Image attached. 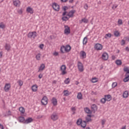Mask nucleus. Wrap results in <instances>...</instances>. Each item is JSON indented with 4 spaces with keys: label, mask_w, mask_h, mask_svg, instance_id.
I'll return each mask as SVG.
<instances>
[{
    "label": "nucleus",
    "mask_w": 129,
    "mask_h": 129,
    "mask_svg": "<svg viewBox=\"0 0 129 129\" xmlns=\"http://www.w3.org/2000/svg\"><path fill=\"white\" fill-rule=\"evenodd\" d=\"M39 48H40V49H43V48H44V44H40V45H39Z\"/></svg>",
    "instance_id": "6e6d98bb"
},
{
    "label": "nucleus",
    "mask_w": 129,
    "mask_h": 129,
    "mask_svg": "<svg viewBox=\"0 0 129 129\" xmlns=\"http://www.w3.org/2000/svg\"><path fill=\"white\" fill-rule=\"evenodd\" d=\"M75 13V10H72L69 13L68 16L69 17V18H72L73 17V15H74V13Z\"/></svg>",
    "instance_id": "a211bd4d"
},
{
    "label": "nucleus",
    "mask_w": 129,
    "mask_h": 129,
    "mask_svg": "<svg viewBox=\"0 0 129 129\" xmlns=\"http://www.w3.org/2000/svg\"><path fill=\"white\" fill-rule=\"evenodd\" d=\"M91 118H89L88 117H86V122H89V121H91Z\"/></svg>",
    "instance_id": "09e8293b"
},
{
    "label": "nucleus",
    "mask_w": 129,
    "mask_h": 129,
    "mask_svg": "<svg viewBox=\"0 0 129 129\" xmlns=\"http://www.w3.org/2000/svg\"><path fill=\"white\" fill-rule=\"evenodd\" d=\"M81 57H83V59L86 58V52L84 51H82L80 52Z\"/></svg>",
    "instance_id": "f3484780"
},
{
    "label": "nucleus",
    "mask_w": 129,
    "mask_h": 129,
    "mask_svg": "<svg viewBox=\"0 0 129 129\" xmlns=\"http://www.w3.org/2000/svg\"><path fill=\"white\" fill-rule=\"evenodd\" d=\"M102 59L105 61L108 60V53L107 52H104L102 55Z\"/></svg>",
    "instance_id": "6e6552de"
},
{
    "label": "nucleus",
    "mask_w": 129,
    "mask_h": 129,
    "mask_svg": "<svg viewBox=\"0 0 129 129\" xmlns=\"http://www.w3.org/2000/svg\"><path fill=\"white\" fill-rule=\"evenodd\" d=\"M97 81H98V79L97 78H93L92 79V83H96Z\"/></svg>",
    "instance_id": "473e14b6"
},
{
    "label": "nucleus",
    "mask_w": 129,
    "mask_h": 129,
    "mask_svg": "<svg viewBox=\"0 0 129 129\" xmlns=\"http://www.w3.org/2000/svg\"><path fill=\"white\" fill-rule=\"evenodd\" d=\"M87 117H89L90 118H91V115H87Z\"/></svg>",
    "instance_id": "774afa93"
},
{
    "label": "nucleus",
    "mask_w": 129,
    "mask_h": 129,
    "mask_svg": "<svg viewBox=\"0 0 129 129\" xmlns=\"http://www.w3.org/2000/svg\"><path fill=\"white\" fill-rule=\"evenodd\" d=\"M125 44V41L124 40H121V45H122V46H123V45H124Z\"/></svg>",
    "instance_id": "5fc2aeb1"
},
{
    "label": "nucleus",
    "mask_w": 129,
    "mask_h": 129,
    "mask_svg": "<svg viewBox=\"0 0 129 129\" xmlns=\"http://www.w3.org/2000/svg\"><path fill=\"white\" fill-rule=\"evenodd\" d=\"M100 102L101 103H102L103 104H104V103H105V102H106V100L105 99V98H102L100 100Z\"/></svg>",
    "instance_id": "58836bf2"
},
{
    "label": "nucleus",
    "mask_w": 129,
    "mask_h": 129,
    "mask_svg": "<svg viewBox=\"0 0 129 129\" xmlns=\"http://www.w3.org/2000/svg\"><path fill=\"white\" fill-rule=\"evenodd\" d=\"M81 126L82 127H83V128H85L86 127V121H82Z\"/></svg>",
    "instance_id": "c85d7f7f"
},
{
    "label": "nucleus",
    "mask_w": 129,
    "mask_h": 129,
    "mask_svg": "<svg viewBox=\"0 0 129 129\" xmlns=\"http://www.w3.org/2000/svg\"><path fill=\"white\" fill-rule=\"evenodd\" d=\"M45 69V64L42 63L41 64L40 67H39V71H43V70H44Z\"/></svg>",
    "instance_id": "412c9836"
},
{
    "label": "nucleus",
    "mask_w": 129,
    "mask_h": 129,
    "mask_svg": "<svg viewBox=\"0 0 129 129\" xmlns=\"http://www.w3.org/2000/svg\"><path fill=\"white\" fill-rule=\"evenodd\" d=\"M104 98L106 101H110L112 99L111 95H104Z\"/></svg>",
    "instance_id": "f8f14e48"
},
{
    "label": "nucleus",
    "mask_w": 129,
    "mask_h": 129,
    "mask_svg": "<svg viewBox=\"0 0 129 129\" xmlns=\"http://www.w3.org/2000/svg\"><path fill=\"white\" fill-rule=\"evenodd\" d=\"M82 119H79L77 121V124H78V125H81V123H82Z\"/></svg>",
    "instance_id": "e433bc0d"
},
{
    "label": "nucleus",
    "mask_w": 129,
    "mask_h": 129,
    "mask_svg": "<svg viewBox=\"0 0 129 129\" xmlns=\"http://www.w3.org/2000/svg\"><path fill=\"white\" fill-rule=\"evenodd\" d=\"M13 4L15 7H19L21 2L19 0H13Z\"/></svg>",
    "instance_id": "4468645a"
},
{
    "label": "nucleus",
    "mask_w": 129,
    "mask_h": 129,
    "mask_svg": "<svg viewBox=\"0 0 129 129\" xmlns=\"http://www.w3.org/2000/svg\"><path fill=\"white\" fill-rule=\"evenodd\" d=\"M18 13H19L20 15H22V14H23V10H22V9L18 10Z\"/></svg>",
    "instance_id": "603ef678"
},
{
    "label": "nucleus",
    "mask_w": 129,
    "mask_h": 129,
    "mask_svg": "<svg viewBox=\"0 0 129 129\" xmlns=\"http://www.w3.org/2000/svg\"><path fill=\"white\" fill-rule=\"evenodd\" d=\"M118 25H122V20L121 19H119L118 21Z\"/></svg>",
    "instance_id": "8fccbe9b"
},
{
    "label": "nucleus",
    "mask_w": 129,
    "mask_h": 129,
    "mask_svg": "<svg viewBox=\"0 0 129 129\" xmlns=\"http://www.w3.org/2000/svg\"><path fill=\"white\" fill-rule=\"evenodd\" d=\"M38 77L40 79H41V78H43V75H42L41 74H39Z\"/></svg>",
    "instance_id": "13d9d810"
},
{
    "label": "nucleus",
    "mask_w": 129,
    "mask_h": 129,
    "mask_svg": "<svg viewBox=\"0 0 129 129\" xmlns=\"http://www.w3.org/2000/svg\"><path fill=\"white\" fill-rule=\"evenodd\" d=\"M61 20H62V21H64L65 22H66V21H68V20H69V18L67 16H65L62 17Z\"/></svg>",
    "instance_id": "37998d69"
},
{
    "label": "nucleus",
    "mask_w": 129,
    "mask_h": 129,
    "mask_svg": "<svg viewBox=\"0 0 129 129\" xmlns=\"http://www.w3.org/2000/svg\"><path fill=\"white\" fill-rule=\"evenodd\" d=\"M0 128H1V129L4 128V126L3 125H2L1 124H0Z\"/></svg>",
    "instance_id": "0e129e2a"
},
{
    "label": "nucleus",
    "mask_w": 129,
    "mask_h": 129,
    "mask_svg": "<svg viewBox=\"0 0 129 129\" xmlns=\"http://www.w3.org/2000/svg\"><path fill=\"white\" fill-rule=\"evenodd\" d=\"M41 103L42 105H47L48 104V98L47 96H44L42 99H41Z\"/></svg>",
    "instance_id": "39448f33"
},
{
    "label": "nucleus",
    "mask_w": 129,
    "mask_h": 129,
    "mask_svg": "<svg viewBox=\"0 0 129 129\" xmlns=\"http://www.w3.org/2000/svg\"><path fill=\"white\" fill-rule=\"evenodd\" d=\"M124 72H126L125 75H129V69L128 68L126 67L124 68Z\"/></svg>",
    "instance_id": "c756f323"
},
{
    "label": "nucleus",
    "mask_w": 129,
    "mask_h": 129,
    "mask_svg": "<svg viewBox=\"0 0 129 129\" xmlns=\"http://www.w3.org/2000/svg\"><path fill=\"white\" fill-rule=\"evenodd\" d=\"M77 98L78 99H82V94H81V93H78L77 95Z\"/></svg>",
    "instance_id": "f704fd0d"
},
{
    "label": "nucleus",
    "mask_w": 129,
    "mask_h": 129,
    "mask_svg": "<svg viewBox=\"0 0 129 129\" xmlns=\"http://www.w3.org/2000/svg\"><path fill=\"white\" fill-rule=\"evenodd\" d=\"M41 55L40 53H38L36 55V60H38V61L41 60Z\"/></svg>",
    "instance_id": "7c9ffc66"
},
{
    "label": "nucleus",
    "mask_w": 129,
    "mask_h": 129,
    "mask_svg": "<svg viewBox=\"0 0 129 129\" xmlns=\"http://www.w3.org/2000/svg\"><path fill=\"white\" fill-rule=\"evenodd\" d=\"M68 9V7H67V6H64L62 8V10H63L64 12H66L67 10Z\"/></svg>",
    "instance_id": "864d4df0"
},
{
    "label": "nucleus",
    "mask_w": 129,
    "mask_h": 129,
    "mask_svg": "<svg viewBox=\"0 0 129 129\" xmlns=\"http://www.w3.org/2000/svg\"><path fill=\"white\" fill-rule=\"evenodd\" d=\"M78 68L80 72H83V71H84V68L83 67V64L80 61H79L78 63Z\"/></svg>",
    "instance_id": "20e7f679"
},
{
    "label": "nucleus",
    "mask_w": 129,
    "mask_h": 129,
    "mask_svg": "<svg viewBox=\"0 0 129 129\" xmlns=\"http://www.w3.org/2000/svg\"><path fill=\"white\" fill-rule=\"evenodd\" d=\"M116 86H117V83L114 82L112 83V88H115V87H116Z\"/></svg>",
    "instance_id": "c03bdc74"
},
{
    "label": "nucleus",
    "mask_w": 129,
    "mask_h": 129,
    "mask_svg": "<svg viewBox=\"0 0 129 129\" xmlns=\"http://www.w3.org/2000/svg\"><path fill=\"white\" fill-rule=\"evenodd\" d=\"M58 52H54L53 53V55H54V56H58Z\"/></svg>",
    "instance_id": "bf43d9fd"
},
{
    "label": "nucleus",
    "mask_w": 129,
    "mask_h": 129,
    "mask_svg": "<svg viewBox=\"0 0 129 129\" xmlns=\"http://www.w3.org/2000/svg\"><path fill=\"white\" fill-rule=\"evenodd\" d=\"M3 57V53L0 51V58H2Z\"/></svg>",
    "instance_id": "69168bd1"
},
{
    "label": "nucleus",
    "mask_w": 129,
    "mask_h": 129,
    "mask_svg": "<svg viewBox=\"0 0 129 129\" xmlns=\"http://www.w3.org/2000/svg\"><path fill=\"white\" fill-rule=\"evenodd\" d=\"M123 97L124 98H127V97H128V92L127 91H125L123 93Z\"/></svg>",
    "instance_id": "6ab92c4d"
},
{
    "label": "nucleus",
    "mask_w": 129,
    "mask_h": 129,
    "mask_svg": "<svg viewBox=\"0 0 129 129\" xmlns=\"http://www.w3.org/2000/svg\"><path fill=\"white\" fill-rule=\"evenodd\" d=\"M65 46H62L60 48V51H61V53H64V51H65Z\"/></svg>",
    "instance_id": "4c0bfd02"
},
{
    "label": "nucleus",
    "mask_w": 129,
    "mask_h": 129,
    "mask_svg": "<svg viewBox=\"0 0 129 129\" xmlns=\"http://www.w3.org/2000/svg\"><path fill=\"white\" fill-rule=\"evenodd\" d=\"M10 88H11V84H6L4 87V90L6 91V92H8L10 90Z\"/></svg>",
    "instance_id": "9d476101"
},
{
    "label": "nucleus",
    "mask_w": 129,
    "mask_h": 129,
    "mask_svg": "<svg viewBox=\"0 0 129 129\" xmlns=\"http://www.w3.org/2000/svg\"><path fill=\"white\" fill-rule=\"evenodd\" d=\"M115 63L117 65L119 66V65H121L122 62H121V60L117 59L116 60Z\"/></svg>",
    "instance_id": "a19ab883"
},
{
    "label": "nucleus",
    "mask_w": 129,
    "mask_h": 129,
    "mask_svg": "<svg viewBox=\"0 0 129 129\" xmlns=\"http://www.w3.org/2000/svg\"><path fill=\"white\" fill-rule=\"evenodd\" d=\"M80 24H82V23H84L85 24H87L88 23V20L86 18H83L81 20V22H80Z\"/></svg>",
    "instance_id": "bb28decb"
},
{
    "label": "nucleus",
    "mask_w": 129,
    "mask_h": 129,
    "mask_svg": "<svg viewBox=\"0 0 129 129\" xmlns=\"http://www.w3.org/2000/svg\"><path fill=\"white\" fill-rule=\"evenodd\" d=\"M114 35L115 37H118L119 36V32L117 31L114 32Z\"/></svg>",
    "instance_id": "a18cd8bd"
},
{
    "label": "nucleus",
    "mask_w": 129,
    "mask_h": 129,
    "mask_svg": "<svg viewBox=\"0 0 129 129\" xmlns=\"http://www.w3.org/2000/svg\"><path fill=\"white\" fill-rule=\"evenodd\" d=\"M51 102L53 105H56L57 104V99L55 98L54 97L52 98Z\"/></svg>",
    "instance_id": "5701e85b"
},
{
    "label": "nucleus",
    "mask_w": 129,
    "mask_h": 129,
    "mask_svg": "<svg viewBox=\"0 0 129 129\" xmlns=\"http://www.w3.org/2000/svg\"><path fill=\"white\" fill-rule=\"evenodd\" d=\"M17 83L18 84H19V85L20 86H23V81L21 80H19L18 81H17Z\"/></svg>",
    "instance_id": "72a5a7b5"
},
{
    "label": "nucleus",
    "mask_w": 129,
    "mask_h": 129,
    "mask_svg": "<svg viewBox=\"0 0 129 129\" xmlns=\"http://www.w3.org/2000/svg\"><path fill=\"white\" fill-rule=\"evenodd\" d=\"M67 1H68V0H61V2H62V3H66V2H67Z\"/></svg>",
    "instance_id": "338daca9"
},
{
    "label": "nucleus",
    "mask_w": 129,
    "mask_h": 129,
    "mask_svg": "<svg viewBox=\"0 0 129 129\" xmlns=\"http://www.w3.org/2000/svg\"><path fill=\"white\" fill-rule=\"evenodd\" d=\"M32 121H33V118L29 117L24 121V123L27 124L28 123L32 122Z\"/></svg>",
    "instance_id": "ddd939ff"
},
{
    "label": "nucleus",
    "mask_w": 129,
    "mask_h": 129,
    "mask_svg": "<svg viewBox=\"0 0 129 129\" xmlns=\"http://www.w3.org/2000/svg\"><path fill=\"white\" fill-rule=\"evenodd\" d=\"M105 122H106V120L105 119H103L101 120V124L102 126V127H104V124H105Z\"/></svg>",
    "instance_id": "ea45409f"
},
{
    "label": "nucleus",
    "mask_w": 129,
    "mask_h": 129,
    "mask_svg": "<svg viewBox=\"0 0 129 129\" xmlns=\"http://www.w3.org/2000/svg\"><path fill=\"white\" fill-rule=\"evenodd\" d=\"M52 8L56 12H58L59 10H60V6L56 3H53L52 4Z\"/></svg>",
    "instance_id": "0eeeda50"
},
{
    "label": "nucleus",
    "mask_w": 129,
    "mask_h": 129,
    "mask_svg": "<svg viewBox=\"0 0 129 129\" xmlns=\"http://www.w3.org/2000/svg\"><path fill=\"white\" fill-rule=\"evenodd\" d=\"M116 8H117V5H114L112 7V9H114V10L116 9Z\"/></svg>",
    "instance_id": "052dcab7"
},
{
    "label": "nucleus",
    "mask_w": 129,
    "mask_h": 129,
    "mask_svg": "<svg viewBox=\"0 0 129 129\" xmlns=\"http://www.w3.org/2000/svg\"><path fill=\"white\" fill-rule=\"evenodd\" d=\"M84 110L86 113H92V111L90 110L88 107L85 108Z\"/></svg>",
    "instance_id": "393cba45"
},
{
    "label": "nucleus",
    "mask_w": 129,
    "mask_h": 129,
    "mask_svg": "<svg viewBox=\"0 0 129 129\" xmlns=\"http://www.w3.org/2000/svg\"><path fill=\"white\" fill-rule=\"evenodd\" d=\"M129 81V75H125V78L123 79L124 82H127Z\"/></svg>",
    "instance_id": "a878e982"
},
{
    "label": "nucleus",
    "mask_w": 129,
    "mask_h": 129,
    "mask_svg": "<svg viewBox=\"0 0 129 129\" xmlns=\"http://www.w3.org/2000/svg\"><path fill=\"white\" fill-rule=\"evenodd\" d=\"M60 70L61 71L60 75H65V74H67V72H66V66L62 65L60 67Z\"/></svg>",
    "instance_id": "f03ea898"
},
{
    "label": "nucleus",
    "mask_w": 129,
    "mask_h": 129,
    "mask_svg": "<svg viewBox=\"0 0 129 129\" xmlns=\"http://www.w3.org/2000/svg\"><path fill=\"white\" fill-rule=\"evenodd\" d=\"M32 90L34 92H36V91H37V90H38V85H33L32 86Z\"/></svg>",
    "instance_id": "dca6fc26"
},
{
    "label": "nucleus",
    "mask_w": 129,
    "mask_h": 129,
    "mask_svg": "<svg viewBox=\"0 0 129 129\" xmlns=\"http://www.w3.org/2000/svg\"><path fill=\"white\" fill-rule=\"evenodd\" d=\"M64 83L66 84H69V83H70V79L68 78L67 79H66V80L64 81Z\"/></svg>",
    "instance_id": "79ce46f5"
},
{
    "label": "nucleus",
    "mask_w": 129,
    "mask_h": 129,
    "mask_svg": "<svg viewBox=\"0 0 129 129\" xmlns=\"http://www.w3.org/2000/svg\"><path fill=\"white\" fill-rule=\"evenodd\" d=\"M88 38L87 36H86L84 38L83 40V45H86L87 44V41H88Z\"/></svg>",
    "instance_id": "cd10ccee"
},
{
    "label": "nucleus",
    "mask_w": 129,
    "mask_h": 129,
    "mask_svg": "<svg viewBox=\"0 0 129 129\" xmlns=\"http://www.w3.org/2000/svg\"><path fill=\"white\" fill-rule=\"evenodd\" d=\"M66 14H67V12L64 11V12H63L62 14V16H66Z\"/></svg>",
    "instance_id": "680f3d73"
},
{
    "label": "nucleus",
    "mask_w": 129,
    "mask_h": 129,
    "mask_svg": "<svg viewBox=\"0 0 129 129\" xmlns=\"http://www.w3.org/2000/svg\"><path fill=\"white\" fill-rule=\"evenodd\" d=\"M26 12H27V13H29V14H34V10L30 7L27 8Z\"/></svg>",
    "instance_id": "2eb2a0df"
},
{
    "label": "nucleus",
    "mask_w": 129,
    "mask_h": 129,
    "mask_svg": "<svg viewBox=\"0 0 129 129\" xmlns=\"http://www.w3.org/2000/svg\"><path fill=\"white\" fill-rule=\"evenodd\" d=\"M5 27H6V26L5 25V24H4V23H1L0 24V28L1 29H5Z\"/></svg>",
    "instance_id": "49530a36"
},
{
    "label": "nucleus",
    "mask_w": 129,
    "mask_h": 129,
    "mask_svg": "<svg viewBox=\"0 0 129 129\" xmlns=\"http://www.w3.org/2000/svg\"><path fill=\"white\" fill-rule=\"evenodd\" d=\"M19 111L21 113H23V114L25 113V108H24V107H20L19 108Z\"/></svg>",
    "instance_id": "2f4dec72"
},
{
    "label": "nucleus",
    "mask_w": 129,
    "mask_h": 129,
    "mask_svg": "<svg viewBox=\"0 0 129 129\" xmlns=\"http://www.w3.org/2000/svg\"><path fill=\"white\" fill-rule=\"evenodd\" d=\"M71 109H72V111H73V112H75V110H76V108H75V107H72Z\"/></svg>",
    "instance_id": "4d7b16f0"
},
{
    "label": "nucleus",
    "mask_w": 129,
    "mask_h": 129,
    "mask_svg": "<svg viewBox=\"0 0 129 129\" xmlns=\"http://www.w3.org/2000/svg\"><path fill=\"white\" fill-rule=\"evenodd\" d=\"M64 34L65 35H69L70 34V27L68 25H64Z\"/></svg>",
    "instance_id": "423d86ee"
},
{
    "label": "nucleus",
    "mask_w": 129,
    "mask_h": 129,
    "mask_svg": "<svg viewBox=\"0 0 129 129\" xmlns=\"http://www.w3.org/2000/svg\"><path fill=\"white\" fill-rule=\"evenodd\" d=\"M92 112L95 113V111L97 110V106L96 104H93L91 106Z\"/></svg>",
    "instance_id": "9b49d317"
},
{
    "label": "nucleus",
    "mask_w": 129,
    "mask_h": 129,
    "mask_svg": "<svg viewBox=\"0 0 129 129\" xmlns=\"http://www.w3.org/2000/svg\"><path fill=\"white\" fill-rule=\"evenodd\" d=\"M25 117H23V116H19V122H23L24 123V122H25Z\"/></svg>",
    "instance_id": "aec40b11"
},
{
    "label": "nucleus",
    "mask_w": 129,
    "mask_h": 129,
    "mask_svg": "<svg viewBox=\"0 0 129 129\" xmlns=\"http://www.w3.org/2000/svg\"><path fill=\"white\" fill-rule=\"evenodd\" d=\"M50 117H51V119H52L53 121H56V120H57V119L59 118V117H58V115L57 114V113L55 112L51 114Z\"/></svg>",
    "instance_id": "7ed1b4c3"
},
{
    "label": "nucleus",
    "mask_w": 129,
    "mask_h": 129,
    "mask_svg": "<svg viewBox=\"0 0 129 129\" xmlns=\"http://www.w3.org/2000/svg\"><path fill=\"white\" fill-rule=\"evenodd\" d=\"M85 10H88V5H87V4H86L84 6Z\"/></svg>",
    "instance_id": "3c124183"
},
{
    "label": "nucleus",
    "mask_w": 129,
    "mask_h": 129,
    "mask_svg": "<svg viewBox=\"0 0 129 129\" xmlns=\"http://www.w3.org/2000/svg\"><path fill=\"white\" fill-rule=\"evenodd\" d=\"M95 49L96 50H102V45L99 44V43H97L95 45Z\"/></svg>",
    "instance_id": "1a4fd4ad"
},
{
    "label": "nucleus",
    "mask_w": 129,
    "mask_h": 129,
    "mask_svg": "<svg viewBox=\"0 0 129 129\" xmlns=\"http://www.w3.org/2000/svg\"><path fill=\"white\" fill-rule=\"evenodd\" d=\"M107 37H108L109 38H110V37H111V34L110 33L106 34L105 36V39H107Z\"/></svg>",
    "instance_id": "de8ad7c7"
},
{
    "label": "nucleus",
    "mask_w": 129,
    "mask_h": 129,
    "mask_svg": "<svg viewBox=\"0 0 129 129\" xmlns=\"http://www.w3.org/2000/svg\"><path fill=\"white\" fill-rule=\"evenodd\" d=\"M125 50L127 51V52H129V48H128V47H126Z\"/></svg>",
    "instance_id": "e2e57ef3"
},
{
    "label": "nucleus",
    "mask_w": 129,
    "mask_h": 129,
    "mask_svg": "<svg viewBox=\"0 0 129 129\" xmlns=\"http://www.w3.org/2000/svg\"><path fill=\"white\" fill-rule=\"evenodd\" d=\"M63 93H64V95L65 96H68V95H70V93L68 91V90H64L63 91Z\"/></svg>",
    "instance_id": "c9c22d12"
},
{
    "label": "nucleus",
    "mask_w": 129,
    "mask_h": 129,
    "mask_svg": "<svg viewBox=\"0 0 129 129\" xmlns=\"http://www.w3.org/2000/svg\"><path fill=\"white\" fill-rule=\"evenodd\" d=\"M5 49L8 51H10L11 49V44L6 43L5 45Z\"/></svg>",
    "instance_id": "b1692460"
},
{
    "label": "nucleus",
    "mask_w": 129,
    "mask_h": 129,
    "mask_svg": "<svg viewBox=\"0 0 129 129\" xmlns=\"http://www.w3.org/2000/svg\"><path fill=\"white\" fill-rule=\"evenodd\" d=\"M71 50V46L69 45H67L65 46V52H69Z\"/></svg>",
    "instance_id": "4be33fe9"
},
{
    "label": "nucleus",
    "mask_w": 129,
    "mask_h": 129,
    "mask_svg": "<svg viewBox=\"0 0 129 129\" xmlns=\"http://www.w3.org/2000/svg\"><path fill=\"white\" fill-rule=\"evenodd\" d=\"M28 38H30V39H35L36 37H37V32H30L28 34Z\"/></svg>",
    "instance_id": "f257e3e1"
}]
</instances>
